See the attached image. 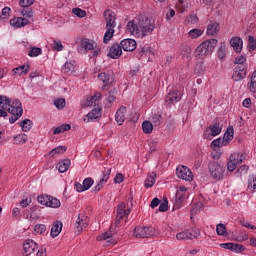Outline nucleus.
I'll use <instances>...</instances> for the list:
<instances>
[{"mask_svg": "<svg viewBox=\"0 0 256 256\" xmlns=\"http://www.w3.org/2000/svg\"><path fill=\"white\" fill-rule=\"evenodd\" d=\"M126 27L127 31H129L133 37L143 39V37H147V35H151V33L155 31V21L147 16H139L138 18L129 21Z\"/></svg>", "mask_w": 256, "mask_h": 256, "instance_id": "f257e3e1", "label": "nucleus"}, {"mask_svg": "<svg viewBox=\"0 0 256 256\" xmlns=\"http://www.w3.org/2000/svg\"><path fill=\"white\" fill-rule=\"evenodd\" d=\"M0 109L8 111L12 116L9 118V123L13 124L15 121H19L23 115V108L21 107V101L14 100L11 104V101L7 96L0 95Z\"/></svg>", "mask_w": 256, "mask_h": 256, "instance_id": "f03ea898", "label": "nucleus"}, {"mask_svg": "<svg viewBox=\"0 0 256 256\" xmlns=\"http://www.w3.org/2000/svg\"><path fill=\"white\" fill-rule=\"evenodd\" d=\"M217 43H219L217 39H208L202 42L195 50L196 59H207V57H209V55H211L213 51H215Z\"/></svg>", "mask_w": 256, "mask_h": 256, "instance_id": "7ed1b4c3", "label": "nucleus"}, {"mask_svg": "<svg viewBox=\"0 0 256 256\" xmlns=\"http://www.w3.org/2000/svg\"><path fill=\"white\" fill-rule=\"evenodd\" d=\"M104 19L106 21V29L107 31L104 34V43H109L111 39H113V35L115 34V27H117V23L115 22V12L111 10L104 11Z\"/></svg>", "mask_w": 256, "mask_h": 256, "instance_id": "20e7f679", "label": "nucleus"}, {"mask_svg": "<svg viewBox=\"0 0 256 256\" xmlns=\"http://www.w3.org/2000/svg\"><path fill=\"white\" fill-rule=\"evenodd\" d=\"M199 237H201L199 229H185L176 234L177 241H192V239H199Z\"/></svg>", "mask_w": 256, "mask_h": 256, "instance_id": "39448f33", "label": "nucleus"}, {"mask_svg": "<svg viewBox=\"0 0 256 256\" xmlns=\"http://www.w3.org/2000/svg\"><path fill=\"white\" fill-rule=\"evenodd\" d=\"M155 235H157V232L153 227L137 226L134 229V237H136V239L155 237Z\"/></svg>", "mask_w": 256, "mask_h": 256, "instance_id": "423d86ee", "label": "nucleus"}, {"mask_svg": "<svg viewBox=\"0 0 256 256\" xmlns=\"http://www.w3.org/2000/svg\"><path fill=\"white\" fill-rule=\"evenodd\" d=\"M209 173L213 179L219 181L220 179H223V173H225V170L223 169V166L219 164V162L212 161L209 163Z\"/></svg>", "mask_w": 256, "mask_h": 256, "instance_id": "0eeeda50", "label": "nucleus"}, {"mask_svg": "<svg viewBox=\"0 0 256 256\" xmlns=\"http://www.w3.org/2000/svg\"><path fill=\"white\" fill-rule=\"evenodd\" d=\"M87 227H89V217L85 214H79L74 224L76 233H81V231H83V229H87Z\"/></svg>", "mask_w": 256, "mask_h": 256, "instance_id": "6e6552de", "label": "nucleus"}, {"mask_svg": "<svg viewBox=\"0 0 256 256\" xmlns=\"http://www.w3.org/2000/svg\"><path fill=\"white\" fill-rule=\"evenodd\" d=\"M127 206L125 202H120L117 208V215H116V222L115 225H119L121 223V220L125 217H128V215L131 213V209H126Z\"/></svg>", "mask_w": 256, "mask_h": 256, "instance_id": "1a4fd4ad", "label": "nucleus"}, {"mask_svg": "<svg viewBox=\"0 0 256 256\" xmlns=\"http://www.w3.org/2000/svg\"><path fill=\"white\" fill-rule=\"evenodd\" d=\"M176 175L179 179L184 181H193V173L187 168V166H178L176 169Z\"/></svg>", "mask_w": 256, "mask_h": 256, "instance_id": "9d476101", "label": "nucleus"}, {"mask_svg": "<svg viewBox=\"0 0 256 256\" xmlns=\"http://www.w3.org/2000/svg\"><path fill=\"white\" fill-rule=\"evenodd\" d=\"M181 101V92L178 90H172L169 92L165 98L166 107H171L174 103H179Z\"/></svg>", "mask_w": 256, "mask_h": 256, "instance_id": "9b49d317", "label": "nucleus"}, {"mask_svg": "<svg viewBox=\"0 0 256 256\" xmlns=\"http://www.w3.org/2000/svg\"><path fill=\"white\" fill-rule=\"evenodd\" d=\"M23 255L24 256H29L32 253H35V251H37V249H39V246L37 245V243L31 239L25 240L24 244H23Z\"/></svg>", "mask_w": 256, "mask_h": 256, "instance_id": "f8f14e48", "label": "nucleus"}, {"mask_svg": "<svg viewBox=\"0 0 256 256\" xmlns=\"http://www.w3.org/2000/svg\"><path fill=\"white\" fill-rule=\"evenodd\" d=\"M222 131V128L220 127L219 123H215L214 125H211L204 131V137L205 139H211V137H217Z\"/></svg>", "mask_w": 256, "mask_h": 256, "instance_id": "ddd939ff", "label": "nucleus"}, {"mask_svg": "<svg viewBox=\"0 0 256 256\" xmlns=\"http://www.w3.org/2000/svg\"><path fill=\"white\" fill-rule=\"evenodd\" d=\"M97 119H101V108H94L91 112L84 116V123H93V121H97Z\"/></svg>", "mask_w": 256, "mask_h": 256, "instance_id": "4468645a", "label": "nucleus"}, {"mask_svg": "<svg viewBox=\"0 0 256 256\" xmlns=\"http://www.w3.org/2000/svg\"><path fill=\"white\" fill-rule=\"evenodd\" d=\"M221 30V26L219 22L210 21L207 25L206 35L207 37H215V35H219V31Z\"/></svg>", "mask_w": 256, "mask_h": 256, "instance_id": "2eb2a0df", "label": "nucleus"}, {"mask_svg": "<svg viewBox=\"0 0 256 256\" xmlns=\"http://www.w3.org/2000/svg\"><path fill=\"white\" fill-rule=\"evenodd\" d=\"M121 55H123V48L121 47V44H113L109 49L108 57H110V59H119Z\"/></svg>", "mask_w": 256, "mask_h": 256, "instance_id": "dca6fc26", "label": "nucleus"}, {"mask_svg": "<svg viewBox=\"0 0 256 256\" xmlns=\"http://www.w3.org/2000/svg\"><path fill=\"white\" fill-rule=\"evenodd\" d=\"M245 77H247V69H245V66L241 65L235 67L232 75L233 81H242Z\"/></svg>", "mask_w": 256, "mask_h": 256, "instance_id": "f3484780", "label": "nucleus"}, {"mask_svg": "<svg viewBox=\"0 0 256 256\" xmlns=\"http://www.w3.org/2000/svg\"><path fill=\"white\" fill-rule=\"evenodd\" d=\"M120 47L124 51H135L137 49V41L134 39H124L120 42Z\"/></svg>", "mask_w": 256, "mask_h": 256, "instance_id": "a211bd4d", "label": "nucleus"}, {"mask_svg": "<svg viewBox=\"0 0 256 256\" xmlns=\"http://www.w3.org/2000/svg\"><path fill=\"white\" fill-rule=\"evenodd\" d=\"M111 176V168H105L103 171V177L99 181V183L95 186L94 191H101L103 189V185L109 181V177Z\"/></svg>", "mask_w": 256, "mask_h": 256, "instance_id": "6ab92c4d", "label": "nucleus"}, {"mask_svg": "<svg viewBox=\"0 0 256 256\" xmlns=\"http://www.w3.org/2000/svg\"><path fill=\"white\" fill-rule=\"evenodd\" d=\"M230 45L236 53H241L243 50V39L241 37H233L230 39Z\"/></svg>", "mask_w": 256, "mask_h": 256, "instance_id": "aec40b11", "label": "nucleus"}, {"mask_svg": "<svg viewBox=\"0 0 256 256\" xmlns=\"http://www.w3.org/2000/svg\"><path fill=\"white\" fill-rule=\"evenodd\" d=\"M127 113V108L125 106H121L115 115V121L118 123V125H123L125 123V115Z\"/></svg>", "mask_w": 256, "mask_h": 256, "instance_id": "412c9836", "label": "nucleus"}, {"mask_svg": "<svg viewBox=\"0 0 256 256\" xmlns=\"http://www.w3.org/2000/svg\"><path fill=\"white\" fill-rule=\"evenodd\" d=\"M230 159L232 161H235L236 164L241 165L245 159H247V152L241 151V152H234L231 156Z\"/></svg>", "mask_w": 256, "mask_h": 256, "instance_id": "4be33fe9", "label": "nucleus"}, {"mask_svg": "<svg viewBox=\"0 0 256 256\" xmlns=\"http://www.w3.org/2000/svg\"><path fill=\"white\" fill-rule=\"evenodd\" d=\"M98 79H100V81L104 83V87H107V85H111V83L115 81L113 75L105 72L98 74Z\"/></svg>", "mask_w": 256, "mask_h": 256, "instance_id": "5701e85b", "label": "nucleus"}, {"mask_svg": "<svg viewBox=\"0 0 256 256\" xmlns=\"http://www.w3.org/2000/svg\"><path fill=\"white\" fill-rule=\"evenodd\" d=\"M10 25L16 29H19V27H25V25H29V20H27V18L21 17L14 18L10 20Z\"/></svg>", "mask_w": 256, "mask_h": 256, "instance_id": "b1692460", "label": "nucleus"}, {"mask_svg": "<svg viewBox=\"0 0 256 256\" xmlns=\"http://www.w3.org/2000/svg\"><path fill=\"white\" fill-rule=\"evenodd\" d=\"M70 166H71V160L64 159L58 163L57 168H58L59 173H66V171L69 170Z\"/></svg>", "mask_w": 256, "mask_h": 256, "instance_id": "393cba45", "label": "nucleus"}, {"mask_svg": "<svg viewBox=\"0 0 256 256\" xmlns=\"http://www.w3.org/2000/svg\"><path fill=\"white\" fill-rule=\"evenodd\" d=\"M63 229V224L59 221L54 222L52 228H51V237H57L61 233Z\"/></svg>", "mask_w": 256, "mask_h": 256, "instance_id": "a878e982", "label": "nucleus"}, {"mask_svg": "<svg viewBox=\"0 0 256 256\" xmlns=\"http://www.w3.org/2000/svg\"><path fill=\"white\" fill-rule=\"evenodd\" d=\"M29 137L26 134H18L13 138L14 145H25V142L28 141Z\"/></svg>", "mask_w": 256, "mask_h": 256, "instance_id": "bb28decb", "label": "nucleus"}, {"mask_svg": "<svg viewBox=\"0 0 256 256\" xmlns=\"http://www.w3.org/2000/svg\"><path fill=\"white\" fill-rule=\"evenodd\" d=\"M15 75H27L29 73V65H21L13 69Z\"/></svg>", "mask_w": 256, "mask_h": 256, "instance_id": "cd10ccee", "label": "nucleus"}, {"mask_svg": "<svg viewBox=\"0 0 256 256\" xmlns=\"http://www.w3.org/2000/svg\"><path fill=\"white\" fill-rule=\"evenodd\" d=\"M247 87L251 93H256V70L253 72L250 81L247 84Z\"/></svg>", "mask_w": 256, "mask_h": 256, "instance_id": "c85d7f7f", "label": "nucleus"}, {"mask_svg": "<svg viewBox=\"0 0 256 256\" xmlns=\"http://www.w3.org/2000/svg\"><path fill=\"white\" fill-rule=\"evenodd\" d=\"M203 33H204V30H201L199 28H194L188 32V36L190 37V39H199V37H201Z\"/></svg>", "mask_w": 256, "mask_h": 256, "instance_id": "c756f323", "label": "nucleus"}, {"mask_svg": "<svg viewBox=\"0 0 256 256\" xmlns=\"http://www.w3.org/2000/svg\"><path fill=\"white\" fill-rule=\"evenodd\" d=\"M65 151H67V147L66 146H58L54 149H52L49 153L50 157H55L56 155H63V153H65Z\"/></svg>", "mask_w": 256, "mask_h": 256, "instance_id": "7c9ffc66", "label": "nucleus"}, {"mask_svg": "<svg viewBox=\"0 0 256 256\" xmlns=\"http://www.w3.org/2000/svg\"><path fill=\"white\" fill-rule=\"evenodd\" d=\"M233 135H235L233 127H229L223 136V140L226 141L227 145L229 144V141H233Z\"/></svg>", "mask_w": 256, "mask_h": 256, "instance_id": "2f4dec72", "label": "nucleus"}, {"mask_svg": "<svg viewBox=\"0 0 256 256\" xmlns=\"http://www.w3.org/2000/svg\"><path fill=\"white\" fill-rule=\"evenodd\" d=\"M47 207H52V209H59L61 207V201L59 199L49 196Z\"/></svg>", "mask_w": 256, "mask_h": 256, "instance_id": "473e14b6", "label": "nucleus"}, {"mask_svg": "<svg viewBox=\"0 0 256 256\" xmlns=\"http://www.w3.org/2000/svg\"><path fill=\"white\" fill-rule=\"evenodd\" d=\"M155 177H157V174H155V172H152L151 175L147 177L144 183L146 189H149L150 187H153V185H155Z\"/></svg>", "mask_w": 256, "mask_h": 256, "instance_id": "72a5a7b5", "label": "nucleus"}, {"mask_svg": "<svg viewBox=\"0 0 256 256\" xmlns=\"http://www.w3.org/2000/svg\"><path fill=\"white\" fill-rule=\"evenodd\" d=\"M216 233L222 237H227V235H229V233H227V227L223 223L216 226Z\"/></svg>", "mask_w": 256, "mask_h": 256, "instance_id": "f704fd0d", "label": "nucleus"}, {"mask_svg": "<svg viewBox=\"0 0 256 256\" xmlns=\"http://www.w3.org/2000/svg\"><path fill=\"white\" fill-rule=\"evenodd\" d=\"M142 129H143V133H145L146 135H149L150 133H153V123H151L150 121H144L142 123Z\"/></svg>", "mask_w": 256, "mask_h": 256, "instance_id": "c9c22d12", "label": "nucleus"}, {"mask_svg": "<svg viewBox=\"0 0 256 256\" xmlns=\"http://www.w3.org/2000/svg\"><path fill=\"white\" fill-rule=\"evenodd\" d=\"M71 130V125L69 124H63L61 126H58L56 127L54 130H53V134L54 135H59L60 133H65V131H69Z\"/></svg>", "mask_w": 256, "mask_h": 256, "instance_id": "e433bc0d", "label": "nucleus"}, {"mask_svg": "<svg viewBox=\"0 0 256 256\" xmlns=\"http://www.w3.org/2000/svg\"><path fill=\"white\" fill-rule=\"evenodd\" d=\"M20 127L22 128V131H30L31 127L33 125V122L29 119H24L23 121L19 122Z\"/></svg>", "mask_w": 256, "mask_h": 256, "instance_id": "4c0bfd02", "label": "nucleus"}, {"mask_svg": "<svg viewBox=\"0 0 256 256\" xmlns=\"http://www.w3.org/2000/svg\"><path fill=\"white\" fill-rule=\"evenodd\" d=\"M227 145V141H225L223 138H218L216 140H213L211 143V148H219V147H225Z\"/></svg>", "mask_w": 256, "mask_h": 256, "instance_id": "58836bf2", "label": "nucleus"}, {"mask_svg": "<svg viewBox=\"0 0 256 256\" xmlns=\"http://www.w3.org/2000/svg\"><path fill=\"white\" fill-rule=\"evenodd\" d=\"M63 73H73L75 71V64L66 62L62 67Z\"/></svg>", "mask_w": 256, "mask_h": 256, "instance_id": "ea45409f", "label": "nucleus"}, {"mask_svg": "<svg viewBox=\"0 0 256 256\" xmlns=\"http://www.w3.org/2000/svg\"><path fill=\"white\" fill-rule=\"evenodd\" d=\"M151 121L157 127L163 123V116L161 114H153Z\"/></svg>", "mask_w": 256, "mask_h": 256, "instance_id": "a19ab883", "label": "nucleus"}, {"mask_svg": "<svg viewBox=\"0 0 256 256\" xmlns=\"http://www.w3.org/2000/svg\"><path fill=\"white\" fill-rule=\"evenodd\" d=\"M194 73H196V75H203V73H205V64L203 62L197 63L194 68Z\"/></svg>", "mask_w": 256, "mask_h": 256, "instance_id": "79ce46f5", "label": "nucleus"}, {"mask_svg": "<svg viewBox=\"0 0 256 256\" xmlns=\"http://www.w3.org/2000/svg\"><path fill=\"white\" fill-rule=\"evenodd\" d=\"M101 97H103L101 92H96L93 96L89 97L87 100V105H93V103H97Z\"/></svg>", "mask_w": 256, "mask_h": 256, "instance_id": "37998d69", "label": "nucleus"}, {"mask_svg": "<svg viewBox=\"0 0 256 256\" xmlns=\"http://www.w3.org/2000/svg\"><path fill=\"white\" fill-rule=\"evenodd\" d=\"M45 231H47V226H45V224H36L34 226V232L37 235H43V233H45Z\"/></svg>", "mask_w": 256, "mask_h": 256, "instance_id": "c03bdc74", "label": "nucleus"}, {"mask_svg": "<svg viewBox=\"0 0 256 256\" xmlns=\"http://www.w3.org/2000/svg\"><path fill=\"white\" fill-rule=\"evenodd\" d=\"M43 53V50L39 47H32L31 50L28 52L29 57H39Z\"/></svg>", "mask_w": 256, "mask_h": 256, "instance_id": "a18cd8bd", "label": "nucleus"}, {"mask_svg": "<svg viewBox=\"0 0 256 256\" xmlns=\"http://www.w3.org/2000/svg\"><path fill=\"white\" fill-rule=\"evenodd\" d=\"M201 209H203V204L201 202H197L192 205L191 215H197V213H201Z\"/></svg>", "mask_w": 256, "mask_h": 256, "instance_id": "49530a36", "label": "nucleus"}, {"mask_svg": "<svg viewBox=\"0 0 256 256\" xmlns=\"http://www.w3.org/2000/svg\"><path fill=\"white\" fill-rule=\"evenodd\" d=\"M185 197H187V194L184 192H176V205L179 207L183 201H185Z\"/></svg>", "mask_w": 256, "mask_h": 256, "instance_id": "de8ad7c7", "label": "nucleus"}, {"mask_svg": "<svg viewBox=\"0 0 256 256\" xmlns=\"http://www.w3.org/2000/svg\"><path fill=\"white\" fill-rule=\"evenodd\" d=\"M248 190L251 193H255L256 192V178L255 177H252V178L249 179Z\"/></svg>", "mask_w": 256, "mask_h": 256, "instance_id": "09e8293b", "label": "nucleus"}, {"mask_svg": "<svg viewBox=\"0 0 256 256\" xmlns=\"http://www.w3.org/2000/svg\"><path fill=\"white\" fill-rule=\"evenodd\" d=\"M49 197L48 195H39L37 197V201L38 203H40V205H45L47 207V205L49 204Z\"/></svg>", "mask_w": 256, "mask_h": 256, "instance_id": "8fccbe9b", "label": "nucleus"}, {"mask_svg": "<svg viewBox=\"0 0 256 256\" xmlns=\"http://www.w3.org/2000/svg\"><path fill=\"white\" fill-rule=\"evenodd\" d=\"M21 14L23 15V17H26L27 19H31V17H33V9L24 7L21 11Z\"/></svg>", "mask_w": 256, "mask_h": 256, "instance_id": "3c124183", "label": "nucleus"}, {"mask_svg": "<svg viewBox=\"0 0 256 256\" xmlns=\"http://www.w3.org/2000/svg\"><path fill=\"white\" fill-rule=\"evenodd\" d=\"M72 13L76 15V17H80V18H83L87 15V12H85V10L81 8H73Z\"/></svg>", "mask_w": 256, "mask_h": 256, "instance_id": "603ef678", "label": "nucleus"}, {"mask_svg": "<svg viewBox=\"0 0 256 256\" xmlns=\"http://www.w3.org/2000/svg\"><path fill=\"white\" fill-rule=\"evenodd\" d=\"M217 55H218V59H225V57H227V49L225 48V46H221L218 51H217Z\"/></svg>", "mask_w": 256, "mask_h": 256, "instance_id": "864d4df0", "label": "nucleus"}, {"mask_svg": "<svg viewBox=\"0 0 256 256\" xmlns=\"http://www.w3.org/2000/svg\"><path fill=\"white\" fill-rule=\"evenodd\" d=\"M93 183H94L93 178L89 177V178H85L82 184L84 185V189L88 191V189H91V187L93 186Z\"/></svg>", "mask_w": 256, "mask_h": 256, "instance_id": "5fc2aeb1", "label": "nucleus"}, {"mask_svg": "<svg viewBox=\"0 0 256 256\" xmlns=\"http://www.w3.org/2000/svg\"><path fill=\"white\" fill-rule=\"evenodd\" d=\"M113 237V233L105 232L97 237L98 241H107V239H111Z\"/></svg>", "mask_w": 256, "mask_h": 256, "instance_id": "6e6d98bb", "label": "nucleus"}, {"mask_svg": "<svg viewBox=\"0 0 256 256\" xmlns=\"http://www.w3.org/2000/svg\"><path fill=\"white\" fill-rule=\"evenodd\" d=\"M248 45H249V49L251 51H255V49H256V39H255V37L249 36Z\"/></svg>", "mask_w": 256, "mask_h": 256, "instance_id": "4d7b16f0", "label": "nucleus"}, {"mask_svg": "<svg viewBox=\"0 0 256 256\" xmlns=\"http://www.w3.org/2000/svg\"><path fill=\"white\" fill-rule=\"evenodd\" d=\"M232 251H235L236 253H243V251H245V246L233 243Z\"/></svg>", "mask_w": 256, "mask_h": 256, "instance_id": "13d9d810", "label": "nucleus"}, {"mask_svg": "<svg viewBox=\"0 0 256 256\" xmlns=\"http://www.w3.org/2000/svg\"><path fill=\"white\" fill-rule=\"evenodd\" d=\"M54 105L57 109H63L65 107V99L59 98L55 100Z\"/></svg>", "mask_w": 256, "mask_h": 256, "instance_id": "bf43d9fd", "label": "nucleus"}, {"mask_svg": "<svg viewBox=\"0 0 256 256\" xmlns=\"http://www.w3.org/2000/svg\"><path fill=\"white\" fill-rule=\"evenodd\" d=\"M238 163H236L233 159H230L227 166H228V171H235L237 169Z\"/></svg>", "mask_w": 256, "mask_h": 256, "instance_id": "052dcab7", "label": "nucleus"}, {"mask_svg": "<svg viewBox=\"0 0 256 256\" xmlns=\"http://www.w3.org/2000/svg\"><path fill=\"white\" fill-rule=\"evenodd\" d=\"M84 47L88 51H93V49H95L97 47V44L88 40V41L85 42Z\"/></svg>", "mask_w": 256, "mask_h": 256, "instance_id": "680f3d73", "label": "nucleus"}, {"mask_svg": "<svg viewBox=\"0 0 256 256\" xmlns=\"http://www.w3.org/2000/svg\"><path fill=\"white\" fill-rule=\"evenodd\" d=\"M9 13H11V8L5 7L2 9V15L0 16V19H7L9 17Z\"/></svg>", "mask_w": 256, "mask_h": 256, "instance_id": "e2e57ef3", "label": "nucleus"}, {"mask_svg": "<svg viewBox=\"0 0 256 256\" xmlns=\"http://www.w3.org/2000/svg\"><path fill=\"white\" fill-rule=\"evenodd\" d=\"M20 7H31L33 3H35V0H20Z\"/></svg>", "mask_w": 256, "mask_h": 256, "instance_id": "0e129e2a", "label": "nucleus"}, {"mask_svg": "<svg viewBox=\"0 0 256 256\" xmlns=\"http://www.w3.org/2000/svg\"><path fill=\"white\" fill-rule=\"evenodd\" d=\"M115 99H117V96L115 95V92H108V95H107V102L108 103H113L115 101Z\"/></svg>", "mask_w": 256, "mask_h": 256, "instance_id": "69168bd1", "label": "nucleus"}, {"mask_svg": "<svg viewBox=\"0 0 256 256\" xmlns=\"http://www.w3.org/2000/svg\"><path fill=\"white\" fill-rule=\"evenodd\" d=\"M212 159H221V151L213 148V152L211 153Z\"/></svg>", "mask_w": 256, "mask_h": 256, "instance_id": "338daca9", "label": "nucleus"}, {"mask_svg": "<svg viewBox=\"0 0 256 256\" xmlns=\"http://www.w3.org/2000/svg\"><path fill=\"white\" fill-rule=\"evenodd\" d=\"M31 198H25L20 202V207H22L23 209H25V207H29V205H31Z\"/></svg>", "mask_w": 256, "mask_h": 256, "instance_id": "774afa93", "label": "nucleus"}]
</instances>
